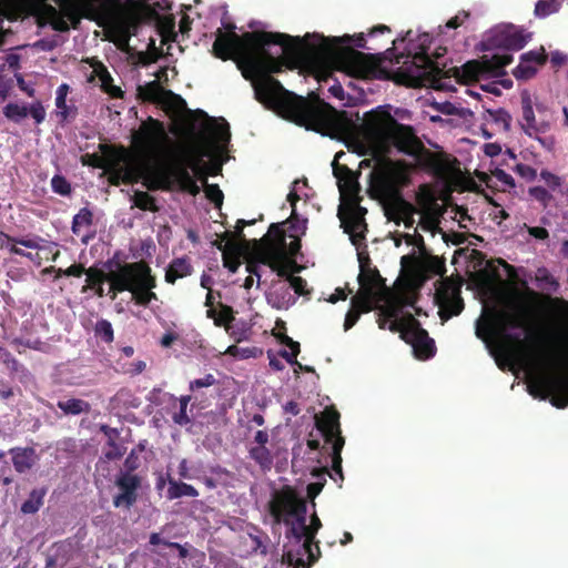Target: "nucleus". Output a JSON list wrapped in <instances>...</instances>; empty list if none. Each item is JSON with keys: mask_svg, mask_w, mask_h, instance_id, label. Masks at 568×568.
Masks as SVG:
<instances>
[{"mask_svg": "<svg viewBox=\"0 0 568 568\" xmlns=\"http://www.w3.org/2000/svg\"><path fill=\"white\" fill-rule=\"evenodd\" d=\"M250 458L260 466V469L268 471L272 468V454L266 446H254L250 448Z\"/></svg>", "mask_w": 568, "mask_h": 568, "instance_id": "37998d69", "label": "nucleus"}, {"mask_svg": "<svg viewBox=\"0 0 568 568\" xmlns=\"http://www.w3.org/2000/svg\"><path fill=\"white\" fill-rule=\"evenodd\" d=\"M487 120L498 125L499 130L504 132L509 131V124H511V115L507 110L498 108L496 110H487Z\"/></svg>", "mask_w": 568, "mask_h": 568, "instance_id": "a18cd8bd", "label": "nucleus"}, {"mask_svg": "<svg viewBox=\"0 0 568 568\" xmlns=\"http://www.w3.org/2000/svg\"><path fill=\"white\" fill-rule=\"evenodd\" d=\"M205 196L206 200L214 203L215 209H221L222 201H224V194L222 193L221 189L216 184H205Z\"/></svg>", "mask_w": 568, "mask_h": 568, "instance_id": "0e129e2a", "label": "nucleus"}, {"mask_svg": "<svg viewBox=\"0 0 568 568\" xmlns=\"http://www.w3.org/2000/svg\"><path fill=\"white\" fill-rule=\"evenodd\" d=\"M402 270L420 281L432 276H443L446 273V263L437 255L409 254L400 257Z\"/></svg>", "mask_w": 568, "mask_h": 568, "instance_id": "6ab92c4d", "label": "nucleus"}, {"mask_svg": "<svg viewBox=\"0 0 568 568\" xmlns=\"http://www.w3.org/2000/svg\"><path fill=\"white\" fill-rule=\"evenodd\" d=\"M353 43L354 47L367 51L375 49L366 45V39L363 33L355 37H331L326 38L321 36V43L317 47H311L303 43V55L297 59L282 58L285 61L301 62L305 61L312 67L313 71L317 72L318 79H324L328 70L322 58H327L331 63L335 64L336 69L347 73L353 78H369L375 73V62H373V54H364L354 48L341 44Z\"/></svg>", "mask_w": 568, "mask_h": 568, "instance_id": "39448f33", "label": "nucleus"}, {"mask_svg": "<svg viewBox=\"0 0 568 568\" xmlns=\"http://www.w3.org/2000/svg\"><path fill=\"white\" fill-rule=\"evenodd\" d=\"M436 303L439 306V318L446 322L458 316L464 311V300L460 297V288L450 283H445L436 291Z\"/></svg>", "mask_w": 568, "mask_h": 568, "instance_id": "4be33fe9", "label": "nucleus"}, {"mask_svg": "<svg viewBox=\"0 0 568 568\" xmlns=\"http://www.w3.org/2000/svg\"><path fill=\"white\" fill-rule=\"evenodd\" d=\"M403 308H405V306H400V305H396V304L386 302V305H384L379 310V316H383L385 318H393L392 323H394V322L406 323V322H408L409 317H414V316L410 313H407L403 317H399Z\"/></svg>", "mask_w": 568, "mask_h": 568, "instance_id": "49530a36", "label": "nucleus"}, {"mask_svg": "<svg viewBox=\"0 0 568 568\" xmlns=\"http://www.w3.org/2000/svg\"><path fill=\"white\" fill-rule=\"evenodd\" d=\"M267 302L271 306L277 310H286L295 302V300L290 293V287H287L286 284L281 283L278 285H273V290L267 293Z\"/></svg>", "mask_w": 568, "mask_h": 568, "instance_id": "c756f323", "label": "nucleus"}, {"mask_svg": "<svg viewBox=\"0 0 568 568\" xmlns=\"http://www.w3.org/2000/svg\"><path fill=\"white\" fill-rule=\"evenodd\" d=\"M326 475H329L333 480H336L334 475L328 473L327 467L313 468L312 477L316 478L317 481L310 483L308 487H306V495H308L310 500H313L322 493L323 486H325Z\"/></svg>", "mask_w": 568, "mask_h": 568, "instance_id": "4c0bfd02", "label": "nucleus"}, {"mask_svg": "<svg viewBox=\"0 0 568 568\" xmlns=\"http://www.w3.org/2000/svg\"><path fill=\"white\" fill-rule=\"evenodd\" d=\"M97 75H99L100 88H102V91L113 99L123 98V91L118 88V85L112 84V77H110L109 71H106L103 65H100V68L97 69Z\"/></svg>", "mask_w": 568, "mask_h": 568, "instance_id": "79ce46f5", "label": "nucleus"}, {"mask_svg": "<svg viewBox=\"0 0 568 568\" xmlns=\"http://www.w3.org/2000/svg\"><path fill=\"white\" fill-rule=\"evenodd\" d=\"M301 508L307 511L305 500L290 485L274 491L273 499L268 501V515L273 517L274 525H290V519L286 516L298 514Z\"/></svg>", "mask_w": 568, "mask_h": 568, "instance_id": "a211bd4d", "label": "nucleus"}, {"mask_svg": "<svg viewBox=\"0 0 568 568\" xmlns=\"http://www.w3.org/2000/svg\"><path fill=\"white\" fill-rule=\"evenodd\" d=\"M540 179L548 185V189L555 191L561 186V178L549 172L548 170L540 171Z\"/></svg>", "mask_w": 568, "mask_h": 568, "instance_id": "774afa93", "label": "nucleus"}, {"mask_svg": "<svg viewBox=\"0 0 568 568\" xmlns=\"http://www.w3.org/2000/svg\"><path fill=\"white\" fill-rule=\"evenodd\" d=\"M58 408L67 416H79L91 410L89 403L79 398L61 399L58 402Z\"/></svg>", "mask_w": 568, "mask_h": 568, "instance_id": "c9c22d12", "label": "nucleus"}, {"mask_svg": "<svg viewBox=\"0 0 568 568\" xmlns=\"http://www.w3.org/2000/svg\"><path fill=\"white\" fill-rule=\"evenodd\" d=\"M2 114H4L6 119L14 123H20L24 118L31 116L34 123L40 124L44 121L47 112H44V108L40 101L33 102L29 106L10 102L2 108Z\"/></svg>", "mask_w": 568, "mask_h": 568, "instance_id": "393cba45", "label": "nucleus"}, {"mask_svg": "<svg viewBox=\"0 0 568 568\" xmlns=\"http://www.w3.org/2000/svg\"><path fill=\"white\" fill-rule=\"evenodd\" d=\"M339 221L344 226L345 233L351 235V242L354 245H359L364 241V233L366 232V221L357 219H344L341 210L338 211Z\"/></svg>", "mask_w": 568, "mask_h": 568, "instance_id": "7c9ffc66", "label": "nucleus"}, {"mask_svg": "<svg viewBox=\"0 0 568 568\" xmlns=\"http://www.w3.org/2000/svg\"><path fill=\"white\" fill-rule=\"evenodd\" d=\"M144 272L151 273L150 265L144 262H134V263H116V271H109L104 273L102 270L91 266L88 268L87 274V285L82 287V293L87 292L88 288H94L95 286H101L104 282L109 283V293L112 292V280L115 275H122L123 281L126 283H133L139 281Z\"/></svg>", "mask_w": 568, "mask_h": 568, "instance_id": "4468645a", "label": "nucleus"}, {"mask_svg": "<svg viewBox=\"0 0 568 568\" xmlns=\"http://www.w3.org/2000/svg\"><path fill=\"white\" fill-rule=\"evenodd\" d=\"M511 63V54L495 53L484 54L480 59L470 60L457 70V77L465 83L479 81L480 79L498 78L505 75V67Z\"/></svg>", "mask_w": 568, "mask_h": 568, "instance_id": "f8f14e48", "label": "nucleus"}, {"mask_svg": "<svg viewBox=\"0 0 568 568\" xmlns=\"http://www.w3.org/2000/svg\"><path fill=\"white\" fill-rule=\"evenodd\" d=\"M528 195L539 202L542 209H547L552 201V195L549 191L539 185L528 189Z\"/></svg>", "mask_w": 568, "mask_h": 568, "instance_id": "6e6d98bb", "label": "nucleus"}, {"mask_svg": "<svg viewBox=\"0 0 568 568\" xmlns=\"http://www.w3.org/2000/svg\"><path fill=\"white\" fill-rule=\"evenodd\" d=\"M528 41L529 34L510 24L490 32L486 41H484V48H486V50L501 49L506 51H519L526 47Z\"/></svg>", "mask_w": 568, "mask_h": 568, "instance_id": "aec40b11", "label": "nucleus"}, {"mask_svg": "<svg viewBox=\"0 0 568 568\" xmlns=\"http://www.w3.org/2000/svg\"><path fill=\"white\" fill-rule=\"evenodd\" d=\"M156 288V277L144 271L140 280L133 283H126L121 275L113 276V292H111V300H115L119 293L131 292L132 301L134 304L142 307H148L150 303L159 300L153 290Z\"/></svg>", "mask_w": 568, "mask_h": 568, "instance_id": "f3484780", "label": "nucleus"}, {"mask_svg": "<svg viewBox=\"0 0 568 568\" xmlns=\"http://www.w3.org/2000/svg\"><path fill=\"white\" fill-rule=\"evenodd\" d=\"M131 144L143 164H153L168 159L171 140L162 121L149 116L141 121L140 128L132 131Z\"/></svg>", "mask_w": 568, "mask_h": 568, "instance_id": "6e6552de", "label": "nucleus"}, {"mask_svg": "<svg viewBox=\"0 0 568 568\" xmlns=\"http://www.w3.org/2000/svg\"><path fill=\"white\" fill-rule=\"evenodd\" d=\"M541 65H537L530 62H519L516 68L513 70V75L516 80H528L534 78L536 74V70Z\"/></svg>", "mask_w": 568, "mask_h": 568, "instance_id": "603ef678", "label": "nucleus"}, {"mask_svg": "<svg viewBox=\"0 0 568 568\" xmlns=\"http://www.w3.org/2000/svg\"><path fill=\"white\" fill-rule=\"evenodd\" d=\"M417 295L412 290H405L392 296L386 303L396 304L405 307H414L416 304Z\"/></svg>", "mask_w": 568, "mask_h": 568, "instance_id": "3c124183", "label": "nucleus"}, {"mask_svg": "<svg viewBox=\"0 0 568 568\" xmlns=\"http://www.w3.org/2000/svg\"><path fill=\"white\" fill-rule=\"evenodd\" d=\"M132 201H134V206L142 211H149L152 213L159 212L156 201L146 191H135L134 196H132Z\"/></svg>", "mask_w": 568, "mask_h": 568, "instance_id": "c03bdc74", "label": "nucleus"}, {"mask_svg": "<svg viewBox=\"0 0 568 568\" xmlns=\"http://www.w3.org/2000/svg\"><path fill=\"white\" fill-rule=\"evenodd\" d=\"M535 283H537L540 290L548 293L555 294L559 290L558 280L545 266H540L535 271Z\"/></svg>", "mask_w": 568, "mask_h": 568, "instance_id": "e433bc0d", "label": "nucleus"}, {"mask_svg": "<svg viewBox=\"0 0 568 568\" xmlns=\"http://www.w3.org/2000/svg\"><path fill=\"white\" fill-rule=\"evenodd\" d=\"M138 99L146 103L174 102L179 108H185V100L172 91L163 90L158 80H152L144 85H138Z\"/></svg>", "mask_w": 568, "mask_h": 568, "instance_id": "5701e85b", "label": "nucleus"}, {"mask_svg": "<svg viewBox=\"0 0 568 568\" xmlns=\"http://www.w3.org/2000/svg\"><path fill=\"white\" fill-rule=\"evenodd\" d=\"M408 186V174L402 162H384L375 171L374 196L386 204V216L397 223L403 222L407 230L414 226L416 210L402 195V190Z\"/></svg>", "mask_w": 568, "mask_h": 568, "instance_id": "423d86ee", "label": "nucleus"}, {"mask_svg": "<svg viewBox=\"0 0 568 568\" xmlns=\"http://www.w3.org/2000/svg\"><path fill=\"white\" fill-rule=\"evenodd\" d=\"M342 199L345 200V213L342 212L345 220H364V216H366V207L358 204L361 201L358 195L345 196ZM339 211H343V209L339 207Z\"/></svg>", "mask_w": 568, "mask_h": 568, "instance_id": "ea45409f", "label": "nucleus"}, {"mask_svg": "<svg viewBox=\"0 0 568 568\" xmlns=\"http://www.w3.org/2000/svg\"><path fill=\"white\" fill-rule=\"evenodd\" d=\"M546 61L547 54H545L542 47L521 54V63H535L537 65H544Z\"/></svg>", "mask_w": 568, "mask_h": 568, "instance_id": "680f3d73", "label": "nucleus"}, {"mask_svg": "<svg viewBox=\"0 0 568 568\" xmlns=\"http://www.w3.org/2000/svg\"><path fill=\"white\" fill-rule=\"evenodd\" d=\"M234 24H224V31L217 29L212 53L221 61L232 60L237 63L244 79L253 82L258 102L273 103L282 109L295 124L321 133L332 134L341 130V116L331 104L317 95L311 99L287 91L272 74L283 72L284 59L274 57L266 49L271 44L281 45L285 58L298 59L302 55L301 38H293L280 32L253 31L239 36Z\"/></svg>", "mask_w": 568, "mask_h": 568, "instance_id": "f257e3e1", "label": "nucleus"}, {"mask_svg": "<svg viewBox=\"0 0 568 568\" xmlns=\"http://www.w3.org/2000/svg\"><path fill=\"white\" fill-rule=\"evenodd\" d=\"M333 174L338 181L339 195L358 196V183L354 172L346 165H341L336 161L333 162Z\"/></svg>", "mask_w": 568, "mask_h": 568, "instance_id": "a878e982", "label": "nucleus"}, {"mask_svg": "<svg viewBox=\"0 0 568 568\" xmlns=\"http://www.w3.org/2000/svg\"><path fill=\"white\" fill-rule=\"evenodd\" d=\"M388 331L400 334V339L413 347V352L419 361H428L434 357V339L428 336L426 329L420 327L419 321L415 317H409L406 323L394 321L389 324Z\"/></svg>", "mask_w": 568, "mask_h": 568, "instance_id": "ddd939ff", "label": "nucleus"}, {"mask_svg": "<svg viewBox=\"0 0 568 568\" xmlns=\"http://www.w3.org/2000/svg\"><path fill=\"white\" fill-rule=\"evenodd\" d=\"M168 484H170V486H168V499L170 500H175V499H179V498H183V497H197L199 493L197 490L194 488V486L187 484V483H184V481H178L175 479H172L170 478V480H168Z\"/></svg>", "mask_w": 568, "mask_h": 568, "instance_id": "72a5a7b5", "label": "nucleus"}, {"mask_svg": "<svg viewBox=\"0 0 568 568\" xmlns=\"http://www.w3.org/2000/svg\"><path fill=\"white\" fill-rule=\"evenodd\" d=\"M44 495H47L45 488L32 489L28 499H26V501L22 503V506H20V511H22L23 515L36 514L42 506V498H44Z\"/></svg>", "mask_w": 568, "mask_h": 568, "instance_id": "a19ab883", "label": "nucleus"}, {"mask_svg": "<svg viewBox=\"0 0 568 568\" xmlns=\"http://www.w3.org/2000/svg\"><path fill=\"white\" fill-rule=\"evenodd\" d=\"M559 10L558 0H539L535 3L534 14L539 19H545Z\"/></svg>", "mask_w": 568, "mask_h": 568, "instance_id": "8fccbe9b", "label": "nucleus"}, {"mask_svg": "<svg viewBox=\"0 0 568 568\" xmlns=\"http://www.w3.org/2000/svg\"><path fill=\"white\" fill-rule=\"evenodd\" d=\"M50 186H52V191H54V193L61 196H69L71 193L70 183L64 176L59 174L52 176V180H50Z\"/></svg>", "mask_w": 568, "mask_h": 568, "instance_id": "052dcab7", "label": "nucleus"}, {"mask_svg": "<svg viewBox=\"0 0 568 568\" xmlns=\"http://www.w3.org/2000/svg\"><path fill=\"white\" fill-rule=\"evenodd\" d=\"M8 242L14 245H21L28 250H38L41 239L36 235L31 237H8Z\"/></svg>", "mask_w": 568, "mask_h": 568, "instance_id": "69168bd1", "label": "nucleus"}, {"mask_svg": "<svg viewBox=\"0 0 568 568\" xmlns=\"http://www.w3.org/2000/svg\"><path fill=\"white\" fill-rule=\"evenodd\" d=\"M95 334L100 339L108 344H111L114 341V329H112V324L106 320H100L97 322Z\"/></svg>", "mask_w": 568, "mask_h": 568, "instance_id": "4d7b16f0", "label": "nucleus"}, {"mask_svg": "<svg viewBox=\"0 0 568 568\" xmlns=\"http://www.w3.org/2000/svg\"><path fill=\"white\" fill-rule=\"evenodd\" d=\"M519 128L526 136L539 142L540 146L547 151H551L554 139L546 133L550 129L548 121H537L535 119V109L532 108V99L529 91L521 92V119H519Z\"/></svg>", "mask_w": 568, "mask_h": 568, "instance_id": "dca6fc26", "label": "nucleus"}, {"mask_svg": "<svg viewBox=\"0 0 568 568\" xmlns=\"http://www.w3.org/2000/svg\"><path fill=\"white\" fill-rule=\"evenodd\" d=\"M142 477L129 471H118L114 486L118 494L113 496L114 508L130 509L135 505L141 489Z\"/></svg>", "mask_w": 568, "mask_h": 568, "instance_id": "412c9836", "label": "nucleus"}, {"mask_svg": "<svg viewBox=\"0 0 568 568\" xmlns=\"http://www.w3.org/2000/svg\"><path fill=\"white\" fill-rule=\"evenodd\" d=\"M233 239H236L234 236V233L225 232L221 234V239L214 241V247L220 250L221 253H229V254H237L239 253V244H236Z\"/></svg>", "mask_w": 568, "mask_h": 568, "instance_id": "de8ad7c7", "label": "nucleus"}, {"mask_svg": "<svg viewBox=\"0 0 568 568\" xmlns=\"http://www.w3.org/2000/svg\"><path fill=\"white\" fill-rule=\"evenodd\" d=\"M88 274V268H85L80 263H73L67 268H58L55 271L54 278H62V277H82L83 275Z\"/></svg>", "mask_w": 568, "mask_h": 568, "instance_id": "5fc2aeb1", "label": "nucleus"}, {"mask_svg": "<svg viewBox=\"0 0 568 568\" xmlns=\"http://www.w3.org/2000/svg\"><path fill=\"white\" fill-rule=\"evenodd\" d=\"M206 318L213 320L217 327H226L233 322V308L226 304L220 303V311L214 308L206 310Z\"/></svg>", "mask_w": 568, "mask_h": 568, "instance_id": "58836bf2", "label": "nucleus"}, {"mask_svg": "<svg viewBox=\"0 0 568 568\" xmlns=\"http://www.w3.org/2000/svg\"><path fill=\"white\" fill-rule=\"evenodd\" d=\"M194 114L206 121L205 126H203L202 133V139L205 140V142L210 141L211 139H214L217 142L222 143H226L230 141V126L225 121H223L222 124H216L215 119L207 116L206 112L202 110L194 111Z\"/></svg>", "mask_w": 568, "mask_h": 568, "instance_id": "bb28decb", "label": "nucleus"}, {"mask_svg": "<svg viewBox=\"0 0 568 568\" xmlns=\"http://www.w3.org/2000/svg\"><path fill=\"white\" fill-rule=\"evenodd\" d=\"M428 34L419 37V52L404 62L402 75L413 87H434L444 75V70L428 55Z\"/></svg>", "mask_w": 568, "mask_h": 568, "instance_id": "9d476101", "label": "nucleus"}, {"mask_svg": "<svg viewBox=\"0 0 568 568\" xmlns=\"http://www.w3.org/2000/svg\"><path fill=\"white\" fill-rule=\"evenodd\" d=\"M363 136L375 161L371 189L376 170L384 163H402L409 175L414 170H424L434 175L446 171L443 155L428 150L412 126L399 123L389 112L375 110L368 113L363 123Z\"/></svg>", "mask_w": 568, "mask_h": 568, "instance_id": "f03ea898", "label": "nucleus"}, {"mask_svg": "<svg viewBox=\"0 0 568 568\" xmlns=\"http://www.w3.org/2000/svg\"><path fill=\"white\" fill-rule=\"evenodd\" d=\"M11 463H13L14 471L24 474L32 469L38 460L36 449L31 447H14L10 449Z\"/></svg>", "mask_w": 568, "mask_h": 568, "instance_id": "cd10ccee", "label": "nucleus"}, {"mask_svg": "<svg viewBox=\"0 0 568 568\" xmlns=\"http://www.w3.org/2000/svg\"><path fill=\"white\" fill-rule=\"evenodd\" d=\"M55 108H58V113L55 114H58L59 122L61 123H65L77 116V108L68 105L65 99L62 101L55 100Z\"/></svg>", "mask_w": 568, "mask_h": 568, "instance_id": "13d9d810", "label": "nucleus"}, {"mask_svg": "<svg viewBox=\"0 0 568 568\" xmlns=\"http://www.w3.org/2000/svg\"><path fill=\"white\" fill-rule=\"evenodd\" d=\"M359 290L367 288L371 292H376L379 288H385L384 277L381 276L376 268H365L362 265V273L357 276Z\"/></svg>", "mask_w": 568, "mask_h": 568, "instance_id": "2f4dec72", "label": "nucleus"}, {"mask_svg": "<svg viewBox=\"0 0 568 568\" xmlns=\"http://www.w3.org/2000/svg\"><path fill=\"white\" fill-rule=\"evenodd\" d=\"M263 221V214H260L257 219H251L248 221L244 219H239L237 223H235V232L232 234H235V237H237V241L241 243L248 244L251 241L245 240V235L243 234V229L246 226H252L257 222Z\"/></svg>", "mask_w": 568, "mask_h": 568, "instance_id": "e2e57ef3", "label": "nucleus"}, {"mask_svg": "<svg viewBox=\"0 0 568 568\" xmlns=\"http://www.w3.org/2000/svg\"><path fill=\"white\" fill-rule=\"evenodd\" d=\"M535 362L552 369L537 377L528 388L535 398L549 399L552 407L564 409L568 406V374L561 372L565 362L556 349L540 348L534 354Z\"/></svg>", "mask_w": 568, "mask_h": 568, "instance_id": "0eeeda50", "label": "nucleus"}, {"mask_svg": "<svg viewBox=\"0 0 568 568\" xmlns=\"http://www.w3.org/2000/svg\"><path fill=\"white\" fill-rule=\"evenodd\" d=\"M530 303H542L560 317L568 314L567 300L526 288L524 293H516L508 302V311L490 312L477 321L475 335L487 346L497 344L499 349L510 356L524 353L526 344L540 341V333L532 331L536 311Z\"/></svg>", "mask_w": 568, "mask_h": 568, "instance_id": "7ed1b4c3", "label": "nucleus"}, {"mask_svg": "<svg viewBox=\"0 0 568 568\" xmlns=\"http://www.w3.org/2000/svg\"><path fill=\"white\" fill-rule=\"evenodd\" d=\"M192 274V265L189 263L187 257H176L171 261L168 265L166 274H164V281L168 284L174 285L179 278L185 277Z\"/></svg>", "mask_w": 568, "mask_h": 568, "instance_id": "c85d7f7f", "label": "nucleus"}, {"mask_svg": "<svg viewBox=\"0 0 568 568\" xmlns=\"http://www.w3.org/2000/svg\"><path fill=\"white\" fill-rule=\"evenodd\" d=\"M253 251H255L256 263H261L271 267L273 272L280 277L286 278L288 288L294 290L297 296H306L310 291L305 288L307 283L301 276H294L287 273L293 266L284 265V241L283 237L276 243H271L268 240L253 241Z\"/></svg>", "mask_w": 568, "mask_h": 568, "instance_id": "1a4fd4ad", "label": "nucleus"}, {"mask_svg": "<svg viewBox=\"0 0 568 568\" xmlns=\"http://www.w3.org/2000/svg\"><path fill=\"white\" fill-rule=\"evenodd\" d=\"M376 292L359 288L356 295L351 298V310L348 311L372 312Z\"/></svg>", "mask_w": 568, "mask_h": 568, "instance_id": "f704fd0d", "label": "nucleus"}, {"mask_svg": "<svg viewBox=\"0 0 568 568\" xmlns=\"http://www.w3.org/2000/svg\"><path fill=\"white\" fill-rule=\"evenodd\" d=\"M288 527V535L295 539V542L300 545V549L296 551L287 550L283 554V562L287 564L294 568H304L305 562L302 558L304 555L308 557V566H312L320 558V547L318 541L316 540V534H312L310 537V532L304 527H295L293 520L291 519V524H285Z\"/></svg>", "mask_w": 568, "mask_h": 568, "instance_id": "2eb2a0df", "label": "nucleus"}, {"mask_svg": "<svg viewBox=\"0 0 568 568\" xmlns=\"http://www.w3.org/2000/svg\"><path fill=\"white\" fill-rule=\"evenodd\" d=\"M292 239L291 243L285 244V266H294L295 271H298L295 262L293 260L287 258L288 255L295 256L301 252V236H296L295 234L288 235Z\"/></svg>", "mask_w": 568, "mask_h": 568, "instance_id": "864d4df0", "label": "nucleus"}, {"mask_svg": "<svg viewBox=\"0 0 568 568\" xmlns=\"http://www.w3.org/2000/svg\"><path fill=\"white\" fill-rule=\"evenodd\" d=\"M307 224V220L300 219L296 214V211H292L291 217L286 219L284 222H277L271 224L268 226L267 234L264 235V237L260 239L258 241H265L268 240L271 243H276L281 239H286V233L282 229L283 225H288V235L295 234V236L304 235L305 230L307 229L305 225ZM252 242L256 240H251ZM252 242H250V245H252Z\"/></svg>", "mask_w": 568, "mask_h": 568, "instance_id": "b1692460", "label": "nucleus"}, {"mask_svg": "<svg viewBox=\"0 0 568 568\" xmlns=\"http://www.w3.org/2000/svg\"><path fill=\"white\" fill-rule=\"evenodd\" d=\"M92 225V212L88 207H82L79 213L73 215L72 219V233L75 235L80 234L83 227Z\"/></svg>", "mask_w": 568, "mask_h": 568, "instance_id": "09e8293b", "label": "nucleus"}, {"mask_svg": "<svg viewBox=\"0 0 568 568\" xmlns=\"http://www.w3.org/2000/svg\"><path fill=\"white\" fill-rule=\"evenodd\" d=\"M109 407L113 410L136 408L139 407V399L133 396L132 390L128 388H120V390L114 394L113 398L109 400Z\"/></svg>", "mask_w": 568, "mask_h": 568, "instance_id": "473e14b6", "label": "nucleus"}, {"mask_svg": "<svg viewBox=\"0 0 568 568\" xmlns=\"http://www.w3.org/2000/svg\"><path fill=\"white\" fill-rule=\"evenodd\" d=\"M124 455V447L116 444L115 440H108V450L104 452V457L108 460H119Z\"/></svg>", "mask_w": 568, "mask_h": 568, "instance_id": "338daca9", "label": "nucleus"}, {"mask_svg": "<svg viewBox=\"0 0 568 568\" xmlns=\"http://www.w3.org/2000/svg\"><path fill=\"white\" fill-rule=\"evenodd\" d=\"M315 427L322 434V438L326 444H331V469L343 480V471L341 470V450L345 446V438L341 435L339 413L334 407H327L322 410L321 415L315 416Z\"/></svg>", "mask_w": 568, "mask_h": 568, "instance_id": "9b49d317", "label": "nucleus"}, {"mask_svg": "<svg viewBox=\"0 0 568 568\" xmlns=\"http://www.w3.org/2000/svg\"><path fill=\"white\" fill-rule=\"evenodd\" d=\"M49 12L52 14V18H50V27H52V30L60 33L70 31L71 24L64 19V17L57 13L53 7H49Z\"/></svg>", "mask_w": 568, "mask_h": 568, "instance_id": "bf43d9fd", "label": "nucleus"}, {"mask_svg": "<svg viewBox=\"0 0 568 568\" xmlns=\"http://www.w3.org/2000/svg\"><path fill=\"white\" fill-rule=\"evenodd\" d=\"M209 155L206 144L179 146L170 161L166 159L158 163H144L143 185L150 191H171L176 187L180 192L197 196L201 189L189 170L193 171L203 185H210L206 183L207 166L203 163V159Z\"/></svg>", "mask_w": 568, "mask_h": 568, "instance_id": "20e7f679", "label": "nucleus"}]
</instances>
